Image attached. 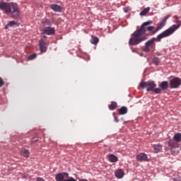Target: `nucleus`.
I'll use <instances>...</instances> for the list:
<instances>
[{
    "instance_id": "1",
    "label": "nucleus",
    "mask_w": 181,
    "mask_h": 181,
    "mask_svg": "<svg viewBox=\"0 0 181 181\" xmlns=\"http://www.w3.org/2000/svg\"><path fill=\"white\" fill-rule=\"evenodd\" d=\"M149 25H152V21L144 23L141 28L132 34V37L129 41V45H136L146 40V35H145L146 30H148V32H153L155 30L154 26H149Z\"/></svg>"
},
{
    "instance_id": "2",
    "label": "nucleus",
    "mask_w": 181,
    "mask_h": 181,
    "mask_svg": "<svg viewBox=\"0 0 181 181\" xmlns=\"http://www.w3.org/2000/svg\"><path fill=\"white\" fill-rule=\"evenodd\" d=\"M0 11H3L6 15H11V13L13 19H18L21 16L19 6L16 3L2 1L0 3Z\"/></svg>"
},
{
    "instance_id": "3",
    "label": "nucleus",
    "mask_w": 181,
    "mask_h": 181,
    "mask_svg": "<svg viewBox=\"0 0 181 181\" xmlns=\"http://www.w3.org/2000/svg\"><path fill=\"white\" fill-rule=\"evenodd\" d=\"M180 28V24L179 25H173L171 27H170L168 29L164 30L163 33L159 34L156 38L153 37L148 40L145 45H147V47L152 48L153 46H155V40H157L158 42H160L163 37H168V36H170V35H173L177 29Z\"/></svg>"
},
{
    "instance_id": "4",
    "label": "nucleus",
    "mask_w": 181,
    "mask_h": 181,
    "mask_svg": "<svg viewBox=\"0 0 181 181\" xmlns=\"http://www.w3.org/2000/svg\"><path fill=\"white\" fill-rule=\"evenodd\" d=\"M139 87L146 88V91H153L156 87V83L154 81L141 82Z\"/></svg>"
},
{
    "instance_id": "5",
    "label": "nucleus",
    "mask_w": 181,
    "mask_h": 181,
    "mask_svg": "<svg viewBox=\"0 0 181 181\" xmlns=\"http://www.w3.org/2000/svg\"><path fill=\"white\" fill-rule=\"evenodd\" d=\"M170 88H179L181 85V79L179 77L174 78L170 81Z\"/></svg>"
},
{
    "instance_id": "6",
    "label": "nucleus",
    "mask_w": 181,
    "mask_h": 181,
    "mask_svg": "<svg viewBox=\"0 0 181 181\" xmlns=\"http://www.w3.org/2000/svg\"><path fill=\"white\" fill-rule=\"evenodd\" d=\"M39 47L41 53H46L47 51V43L43 39L40 40Z\"/></svg>"
},
{
    "instance_id": "7",
    "label": "nucleus",
    "mask_w": 181,
    "mask_h": 181,
    "mask_svg": "<svg viewBox=\"0 0 181 181\" xmlns=\"http://www.w3.org/2000/svg\"><path fill=\"white\" fill-rule=\"evenodd\" d=\"M168 18H169L168 16H165L160 23H158L157 24V28L153 33L159 32V30H160V29H162L165 26V25H166V21H168Z\"/></svg>"
},
{
    "instance_id": "8",
    "label": "nucleus",
    "mask_w": 181,
    "mask_h": 181,
    "mask_svg": "<svg viewBox=\"0 0 181 181\" xmlns=\"http://www.w3.org/2000/svg\"><path fill=\"white\" fill-rule=\"evenodd\" d=\"M67 177H69V173H60L56 175L55 179L57 181H64Z\"/></svg>"
},
{
    "instance_id": "9",
    "label": "nucleus",
    "mask_w": 181,
    "mask_h": 181,
    "mask_svg": "<svg viewBox=\"0 0 181 181\" xmlns=\"http://www.w3.org/2000/svg\"><path fill=\"white\" fill-rule=\"evenodd\" d=\"M136 159L139 162H148L149 159L148 158V156L145 154V153H140L136 156Z\"/></svg>"
},
{
    "instance_id": "10",
    "label": "nucleus",
    "mask_w": 181,
    "mask_h": 181,
    "mask_svg": "<svg viewBox=\"0 0 181 181\" xmlns=\"http://www.w3.org/2000/svg\"><path fill=\"white\" fill-rule=\"evenodd\" d=\"M54 28H52V27H46L45 28L42 29V33H44V35H54Z\"/></svg>"
},
{
    "instance_id": "11",
    "label": "nucleus",
    "mask_w": 181,
    "mask_h": 181,
    "mask_svg": "<svg viewBox=\"0 0 181 181\" xmlns=\"http://www.w3.org/2000/svg\"><path fill=\"white\" fill-rule=\"evenodd\" d=\"M49 8L54 11V12H62V11H63V7L57 4H51Z\"/></svg>"
},
{
    "instance_id": "12",
    "label": "nucleus",
    "mask_w": 181,
    "mask_h": 181,
    "mask_svg": "<svg viewBox=\"0 0 181 181\" xmlns=\"http://www.w3.org/2000/svg\"><path fill=\"white\" fill-rule=\"evenodd\" d=\"M159 87H160L161 90H168L169 88V82L164 81L161 82V83L159 85Z\"/></svg>"
},
{
    "instance_id": "13",
    "label": "nucleus",
    "mask_w": 181,
    "mask_h": 181,
    "mask_svg": "<svg viewBox=\"0 0 181 181\" xmlns=\"http://www.w3.org/2000/svg\"><path fill=\"white\" fill-rule=\"evenodd\" d=\"M153 148L155 153H159L162 151V146L160 144H154Z\"/></svg>"
},
{
    "instance_id": "14",
    "label": "nucleus",
    "mask_w": 181,
    "mask_h": 181,
    "mask_svg": "<svg viewBox=\"0 0 181 181\" xmlns=\"http://www.w3.org/2000/svg\"><path fill=\"white\" fill-rule=\"evenodd\" d=\"M115 175L118 179L124 177V171L122 170H117L115 171Z\"/></svg>"
},
{
    "instance_id": "15",
    "label": "nucleus",
    "mask_w": 181,
    "mask_h": 181,
    "mask_svg": "<svg viewBox=\"0 0 181 181\" xmlns=\"http://www.w3.org/2000/svg\"><path fill=\"white\" fill-rule=\"evenodd\" d=\"M128 112V108L125 106H122L119 110V115H125Z\"/></svg>"
},
{
    "instance_id": "16",
    "label": "nucleus",
    "mask_w": 181,
    "mask_h": 181,
    "mask_svg": "<svg viewBox=\"0 0 181 181\" xmlns=\"http://www.w3.org/2000/svg\"><path fill=\"white\" fill-rule=\"evenodd\" d=\"M108 159L110 162H112V163L118 162V157H117V156L114 154H110L108 157Z\"/></svg>"
},
{
    "instance_id": "17",
    "label": "nucleus",
    "mask_w": 181,
    "mask_h": 181,
    "mask_svg": "<svg viewBox=\"0 0 181 181\" xmlns=\"http://www.w3.org/2000/svg\"><path fill=\"white\" fill-rule=\"evenodd\" d=\"M168 146H170V148H178L179 147V143L176 142V141H170L168 142Z\"/></svg>"
},
{
    "instance_id": "18",
    "label": "nucleus",
    "mask_w": 181,
    "mask_h": 181,
    "mask_svg": "<svg viewBox=\"0 0 181 181\" xmlns=\"http://www.w3.org/2000/svg\"><path fill=\"white\" fill-rule=\"evenodd\" d=\"M21 155L24 158H29V150H26L25 148L21 149Z\"/></svg>"
},
{
    "instance_id": "19",
    "label": "nucleus",
    "mask_w": 181,
    "mask_h": 181,
    "mask_svg": "<svg viewBox=\"0 0 181 181\" xmlns=\"http://www.w3.org/2000/svg\"><path fill=\"white\" fill-rule=\"evenodd\" d=\"M42 23L44 26H52V21L47 18H44Z\"/></svg>"
},
{
    "instance_id": "20",
    "label": "nucleus",
    "mask_w": 181,
    "mask_h": 181,
    "mask_svg": "<svg viewBox=\"0 0 181 181\" xmlns=\"http://www.w3.org/2000/svg\"><path fill=\"white\" fill-rule=\"evenodd\" d=\"M173 139L174 141H175V142H181V134L180 133H177L174 135L173 136Z\"/></svg>"
},
{
    "instance_id": "21",
    "label": "nucleus",
    "mask_w": 181,
    "mask_h": 181,
    "mask_svg": "<svg viewBox=\"0 0 181 181\" xmlns=\"http://www.w3.org/2000/svg\"><path fill=\"white\" fill-rule=\"evenodd\" d=\"M151 11V7H147L140 12L141 16H145Z\"/></svg>"
},
{
    "instance_id": "22",
    "label": "nucleus",
    "mask_w": 181,
    "mask_h": 181,
    "mask_svg": "<svg viewBox=\"0 0 181 181\" xmlns=\"http://www.w3.org/2000/svg\"><path fill=\"white\" fill-rule=\"evenodd\" d=\"M16 25V21H9L8 23L5 25L4 29H8V28H12V26H15Z\"/></svg>"
},
{
    "instance_id": "23",
    "label": "nucleus",
    "mask_w": 181,
    "mask_h": 181,
    "mask_svg": "<svg viewBox=\"0 0 181 181\" xmlns=\"http://www.w3.org/2000/svg\"><path fill=\"white\" fill-rule=\"evenodd\" d=\"M115 108H117V102H111V104L109 105V109L111 110V111H113Z\"/></svg>"
},
{
    "instance_id": "24",
    "label": "nucleus",
    "mask_w": 181,
    "mask_h": 181,
    "mask_svg": "<svg viewBox=\"0 0 181 181\" xmlns=\"http://www.w3.org/2000/svg\"><path fill=\"white\" fill-rule=\"evenodd\" d=\"M98 42H100V39L97 37H93L90 40V43H92V45H97Z\"/></svg>"
},
{
    "instance_id": "25",
    "label": "nucleus",
    "mask_w": 181,
    "mask_h": 181,
    "mask_svg": "<svg viewBox=\"0 0 181 181\" xmlns=\"http://www.w3.org/2000/svg\"><path fill=\"white\" fill-rule=\"evenodd\" d=\"M142 50L143 52H145V53H149L151 52V48L145 45L144 47H143Z\"/></svg>"
},
{
    "instance_id": "26",
    "label": "nucleus",
    "mask_w": 181,
    "mask_h": 181,
    "mask_svg": "<svg viewBox=\"0 0 181 181\" xmlns=\"http://www.w3.org/2000/svg\"><path fill=\"white\" fill-rule=\"evenodd\" d=\"M153 64H156V66H158V64H159V63H160V59L158 57H154L153 59Z\"/></svg>"
},
{
    "instance_id": "27",
    "label": "nucleus",
    "mask_w": 181,
    "mask_h": 181,
    "mask_svg": "<svg viewBox=\"0 0 181 181\" xmlns=\"http://www.w3.org/2000/svg\"><path fill=\"white\" fill-rule=\"evenodd\" d=\"M153 91V93H155V94H160V93H162V88H154Z\"/></svg>"
},
{
    "instance_id": "28",
    "label": "nucleus",
    "mask_w": 181,
    "mask_h": 181,
    "mask_svg": "<svg viewBox=\"0 0 181 181\" xmlns=\"http://www.w3.org/2000/svg\"><path fill=\"white\" fill-rule=\"evenodd\" d=\"M37 54H33L30 56H28V60H33V59H36Z\"/></svg>"
},
{
    "instance_id": "29",
    "label": "nucleus",
    "mask_w": 181,
    "mask_h": 181,
    "mask_svg": "<svg viewBox=\"0 0 181 181\" xmlns=\"http://www.w3.org/2000/svg\"><path fill=\"white\" fill-rule=\"evenodd\" d=\"M5 84V82L4 81V79L2 78H0V87H2Z\"/></svg>"
},
{
    "instance_id": "30",
    "label": "nucleus",
    "mask_w": 181,
    "mask_h": 181,
    "mask_svg": "<svg viewBox=\"0 0 181 181\" xmlns=\"http://www.w3.org/2000/svg\"><path fill=\"white\" fill-rule=\"evenodd\" d=\"M115 122H119V120L118 119V118L115 117Z\"/></svg>"
},
{
    "instance_id": "31",
    "label": "nucleus",
    "mask_w": 181,
    "mask_h": 181,
    "mask_svg": "<svg viewBox=\"0 0 181 181\" xmlns=\"http://www.w3.org/2000/svg\"><path fill=\"white\" fill-rule=\"evenodd\" d=\"M175 18H177V16H175Z\"/></svg>"
}]
</instances>
